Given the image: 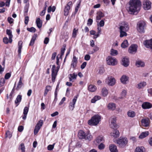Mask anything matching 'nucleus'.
<instances>
[{
	"label": "nucleus",
	"instance_id": "53",
	"mask_svg": "<svg viewBox=\"0 0 152 152\" xmlns=\"http://www.w3.org/2000/svg\"><path fill=\"white\" fill-rule=\"evenodd\" d=\"M29 108L27 107H25L23 110V114L27 115L28 111Z\"/></svg>",
	"mask_w": 152,
	"mask_h": 152
},
{
	"label": "nucleus",
	"instance_id": "44",
	"mask_svg": "<svg viewBox=\"0 0 152 152\" xmlns=\"http://www.w3.org/2000/svg\"><path fill=\"white\" fill-rule=\"evenodd\" d=\"M19 149L21 150V152H25V148L23 143H22L20 144L19 146Z\"/></svg>",
	"mask_w": 152,
	"mask_h": 152
},
{
	"label": "nucleus",
	"instance_id": "19",
	"mask_svg": "<svg viewBox=\"0 0 152 152\" xmlns=\"http://www.w3.org/2000/svg\"><path fill=\"white\" fill-rule=\"evenodd\" d=\"M142 107L144 109H149L152 107V104L149 102H144L142 105Z\"/></svg>",
	"mask_w": 152,
	"mask_h": 152
},
{
	"label": "nucleus",
	"instance_id": "6",
	"mask_svg": "<svg viewBox=\"0 0 152 152\" xmlns=\"http://www.w3.org/2000/svg\"><path fill=\"white\" fill-rule=\"evenodd\" d=\"M43 124V121L40 120L36 125L34 130V134L36 135L37 134L41 127L42 126Z\"/></svg>",
	"mask_w": 152,
	"mask_h": 152
},
{
	"label": "nucleus",
	"instance_id": "54",
	"mask_svg": "<svg viewBox=\"0 0 152 152\" xmlns=\"http://www.w3.org/2000/svg\"><path fill=\"white\" fill-rule=\"evenodd\" d=\"M105 147V145L102 143H101L100 145H98V147L99 149L102 150L104 149Z\"/></svg>",
	"mask_w": 152,
	"mask_h": 152
},
{
	"label": "nucleus",
	"instance_id": "23",
	"mask_svg": "<svg viewBox=\"0 0 152 152\" xmlns=\"http://www.w3.org/2000/svg\"><path fill=\"white\" fill-rule=\"evenodd\" d=\"M77 75L75 73L72 74H70L69 75V80L70 81L74 82V80L76 79Z\"/></svg>",
	"mask_w": 152,
	"mask_h": 152
},
{
	"label": "nucleus",
	"instance_id": "15",
	"mask_svg": "<svg viewBox=\"0 0 152 152\" xmlns=\"http://www.w3.org/2000/svg\"><path fill=\"white\" fill-rule=\"evenodd\" d=\"M77 58L75 56H73L72 60L71 66L74 69H75L77 66Z\"/></svg>",
	"mask_w": 152,
	"mask_h": 152
},
{
	"label": "nucleus",
	"instance_id": "57",
	"mask_svg": "<svg viewBox=\"0 0 152 152\" xmlns=\"http://www.w3.org/2000/svg\"><path fill=\"white\" fill-rule=\"evenodd\" d=\"M12 134H10L9 131L7 132L6 133V137L10 138L12 137Z\"/></svg>",
	"mask_w": 152,
	"mask_h": 152
},
{
	"label": "nucleus",
	"instance_id": "3",
	"mask_svg": "<svg viewBox=\"0 0 152 152\" xmlns=\"http://www.w3.org/2000/svg\"><path fill=\"white\" fill-rule=\"evenodd\" d=\"M128 140L126 137H120L118 138L116 141L118 147L120 148L124 147L127 144Z\"/></svg>",
	"mask_w": 152,
	"mask_h": 152
},
{
	"label": "nucleus",
	"instance_id": "1",
	"mask_svg": "<svg viewBox=\"0 0 152 152\" xmlns=\"http://www.w3.org/2000/svg\"><path fill=\"white\" fill-rule=\"evenodd\" d=\"M129 5L127 9L129 12L131 14H134L140 10L141 2L140 0H130Z\"/></svg>",
	"mask_w": 152,
	"mask_h": 152
},
{
	"label": "nucleus",
	"instance_id": "26",
	"mask_svg": "<svg viewBox=\"0 0 152 152\" xmlns=\"http://www.w3.org/2000/svg\"><path fill=\"white\" fill-rule=\"evenodd\" d=\"M149 134V133L148 131L142 132L140 135L139 138L140 139H143L148 136Z\"/></svg>",
	"mask_w": 152,
	"mask_h": 152
},
{
	"label": "nucleus",
	"instance_id": "22",
	"mask_svg": "<svg viewBox=\"0 0 152 152\" xmlns=\"http://www.w3.org/2000/svg\"><path fill=\"white\" fill-rule=\"evenodd\" d=\"M127 115L129 117L133 118L135 116L136 114L134 111L130 110L127 112Z\"/></svg>",
	"mask_w": 152,
	"mask_h": 152
},
{
	"label": "nucleus",
	"instance_id": "7",
	"mask_svg": "<svg viewBox=\"0 0 152 152\" xmlns=\"http://www.w3.org/2000/svg\"><path fill=\"white\" fill-rule=\"evenodd\" d=\"M138 46L136 44H132L129 48V52L131 54H134L137 51Z\"/></svg>",
	"mask_w": 152,
	"mask_h": 152
},
{
	"label": "nucleus",
	"instance_id": "51",
	"mask_svg": "<svg viewBox=\"0 0 152 152\" xmlns=\"http://www.w3.org/2000/svg\"><path fill=\"white\" fill-rule=\"evenodd\" d=\"M27 29L28 31L33 33L35 32L36 30L35 28L33 27H32L30 28H27Z\"/></svg>",
	"mask_w": 152,
	"mask_h": 152
},
{
	"label": "nucleus",
	"instance_id": "50",
	"mask_svg": "<svg viewBox=\"0 0 152 152\" xmlns=\"http://www.w3.org/2000/svg\"><path fill=\"white\" fill-rule=\"evenodd\" d=\"M29 4H26L24 8V11L25 13H27L28 11L29 7Z\"/></svg>",
	"mask_w": 152,
	"mask_h": 152
},
{
	"label": "nucleus",
	"instance_id": "49",
	"mask_svg": "<svg viewBox=\"0 0 152 152\" xmlns=\"http://www.w3.org/2000/svg\"><path fill=\"white\" fill-rule=\"evenodd\" d=\"M126 94V91L125 90H123L121 94V96L120 98L121 99H123L125 97V96Z\"/></svg>",
	"mask_w": 152,
	"mask_h": 152
},
{
	"label": "nucleus",
	"instance_id": "9",
	"mask_svg": "<svg viewBox=\"0 0 152 152\" xmlns=\"http://www.w3.org/2000/svg\"><path fill=\"white\" fill-rule=\"evenodd\" d=\"M151 3L148 0H144L143 2V7L145 10H148L151 7Z\"/></svg>",
	"mask_w": 152,
	"mask_h": 152
},
{
	"label": "nucleus",
	"instance_id": "2",
	"mask_svg": "<svg viewBox=\"0 0 152 152\" xmlns=\"http://www.w3.org/2000/svg\"><path fill=\"white\" fill-rule=\"evenodd\" d=\"M101 119V117L100 115L98 114L95 115L88 121V124L91 126H96L99 124Z\"/></svg>",
	"mask_w": 152,
	"mask_h": 152
},
{
	"label": "nucleus",
	"instance_id": "33",
	"mask_svg": "<svg viewBox=\"0 0 152 152\" xmlns=\"http://www.w3.org/2000/svg\"><path fill=\"white\" fill-rule=\"evenodd\" d=\"M37 37V34H34L31 40L30 43L29 44V45L32 46L33 45L34 42V41L35 40L36 37Z\"/></svg>",
	"mask_w": 152,
	"mask_h": 152
},
{
	"label": "nucleus",
	"instance_id": "46",
	"mask_svg": "<svg viewBox=\"0 0 152 152\" xmlns=\"http://www.w3.org/2000/svg\"><path fill=\"white\" fill-rule=\"evenodd\" d=\"M65 50V46L64 45L61 50V54L59 57L60 58L62 59V56L64 55Z\"/></svg>",
	"mask_w": 152,
	"mask_h": 152
},
{
	"label": "nucleus",
	"instance_id": "32",
	"mask_svg": "<svg viewBox=\"0 0 152 152\" xmlns=\"http://www.w3.org/2000/svg\"><path fill=\"white\" fill-rule=\"evenodd\" d=\"M146 85V83L145 82H140L137 85V88L139 89L143 88Z\"/></svg>",
	"mask_w": 152,
	"mask_h": 152
},
{
	"label": "nucleus",
	"instance_id": "20",
	"mask_svg": "<svg viewBox=\"0 0 152 152\" xmlns=\"http://www.w3.org/2000/svg\"><path fill=\"white\" fill-rule=\"evenodd\" d=\"M128 77L125 75H123L120 78L121 82L124 84H126L127 82L128 81Z\"/></svg>",
	"mask_w": 152,
	"mask_h": 152
},
{
	"label": "nucleus",
	"instance_id": "47",
	"mask_svg": "<svg viewBox=\"0 0 152 152\" xmlns=\"http://www.w3.org/2000/svg\"><path fill=\"white\" fill-rule=\"evenodd\" d=\"M56 8L55 6H53L52 7H51V6H50L48 8V12H50L51 11H52V12H54L55 11Z\"/></svg>",
	"mask_w": 152,
	"mask_h": 152
},
{
	"label": "nucleus",
	"instance_id": "28",
	"mask_svg": "<svg viewBox=\"0 0 152 152\" xmlns=\"http://www.w3.org/2000/svg\"><path fill=\"white\" fill-rule=\"evenodd\" d=\"M116 105L115 104L113 103H109L107 105V107L109 109L114 110L116 108Z\"/></svg>",
	"mask_w": 152,
	"mask_h": 152
},
{
	"label": "nucleus",
	"instance_id": "13",
	"mask_svg": "<svg viewBox=\"0 0 152 152\" xmlns=\"http://www.w3.org/2000/svg\"><path fill=\"white\" fill-rule=\"evenodd\" d=\"M77 98V96H75L73 99L72 102H70L69 104V109L72 110H73L75 108V105L76 102Z\"/></svg>",
	"mask_w": 152,
	"mask_h": 152
},
{
	"label": "nucleus",
	"instance_id": "62",
	"mask_svg": "<svg viewBox=\"0 0 152 152\" xmlns=\"http://www.w3.org/2000/svg\"><path fill=\"white\" fill-rule=\"evenodd\" d=\"M65 100L66 98L65 97H63L61 101L59 103V105H61L63 104V102L65 101Z\"/></svg>",
	"mask_w": 152,
	"mask_h": 152
},
{
	"label": "nucleus",
	"instance_id": "29",
	"mask_svg": "<svg viewBox=\"0 0 152 152\" xmlns=\"http://www.w3.org/2000/svg\"><path fill=\"white\" fill-rule=\"evenodd\" d=\"M88 89L90 91L93 92L96 90V87L94 85H90L88 86Z\"/></svg>",
	"mask_w": 152,
	"mask_h": 152
},
{
	"label": "nucleus",
	"instance_id": "42",
	"mask_svg": "<svg viewBox=\"0 0 152 152\" xmlns=\"http://www.w3.org/2000/svg\"><path fill=\"white\" fill-rule=\"evenodd\" d=\"M119 30L120 33V37H122L124 36H126L127 35V34L126 32V31L121 29Z\"/></svg>",
	"mask_w": 152,
	"mask_h": 152
},
{
	"label": "nucleus",
	"instance_id": "39",
	"mask_svg": "<svg viewBox=\"0 0 152 152\" xmlns=\"http://www.w3.org/2000/svg\"><path fill=\"white\" fill-rule=\"evenodd\" d=\"M86 137L84 139L86 140H88L90 141L92 139V137L89 132H88L86 133Z\"/></svg>",
	"mask_w": 152,
	"mask_h": 152
},
{
	"label": "nucleus",
	"instance_id": "27",
	"mask_svg": "<svg viewBox=\"0 0 152 152\" xmlns=\"http://www.w3.org/2000/svg\"><path fill=\"white\" fill-rule=\"evenodd\" d=\"M96 16V20H100L101 18L104 16V14L101 11H99L97 12Z\"/></svg>",
	"mask_w": 152,
	"mask_h": 152
},
{
	"label": "nucleus",
	"instance_id": "24",
	"mask_svg": "<svg viewBox=\"0 0 152 152\" xmlns=\"http://www.w3.org/2000/svg\"><path fill=\"white\" fill-rule=\"evenodd\" d=\"M6 33L9 36V43H11L12 41V38L13 37L12 31L10 30L7 29L6 30Z\"/></svg>",
	"mask_w": 152,
	"mask_h": 152
},
{
	"label": "nucleus",
	"instance_id": "25",
	"mask_svg": "<svg viewBox=\"0 0 152 152\" xmlns=\"http://www.w3.org/2000/svg\"><path fill=\"white\" fill-rule=\"evenodd\" d=\"M104 141V137L102 136H100L97 137L95 140V141L98 143L100 142L102 143Z\"/></svg>",
	"mask_w": 152,
	"mask_h": 152
},
{
	"label": "nucleus",
	"instance_id": "10",
	"mask_svg": "<svg viewBox=\"0 0 152 152\" xmlns=\"http://www.w3.org/2000/svg\"><path fill=\"white\" fill-rule=\"evenodd\" d=\"M116 118L115 116H112L110 119L109 125L111 128L113 129L116 127Z\"/></svg>",
	"mask_w": 152,
	"mask_h": 152
},
{
	"label": "nucleus",
	"instance_id": "34",
	"mask_svg": "<svg viewBox=\"0 0 152 152\" xmlns=\"http://www.w3.org/2000/svg\"><path fill=\"white\" fill-rule=\"evenodd\" d=\"M135 152H145V149L143 147H138L136 148Z\"/></svg>",
	"mask_w": 152,
	"mask_h": 152
},
{
	"label": "nucleus",
	"instance_id": "21",
	"mask_svg": "<svg viewBox=\"0 0 152 152\" xmlns=\"http://www.w3.org/2000/svg\"><path fill=\"white\" fill-rule=\"evenodd\" d=\"M86 133L82 130L79 131L78 133V137L80 139H83L86 137Z\"/></svg>",
	"mask_w": 152,
	"mask_h": 152
},
{
	"label": "nucleus",
	"instance_id": "48",
	"mask_svg": "<svg viewBox=\"0 0 152 152\" xmlns=\"http://www.w3.org/2000/svg\"><path fill=\"white\" fill-rule=\"evenodd\" d=\"M118 53L117 50L112 49L110 51V54L112 56H115L118 54Z\"/></svg>",
	"mask_w": 152,
	"mask_h": 152
},
{
	"label": "nucleus",
	"instance_id": "11",
	"mask_svg": "<svg viewBox=\"0 0 152 152\" xmlns=\"http://www.w3.org/2000/svg\"><path fill=\"white\" fill-rule=\"evenodd\" d=\"M119 29H121L128 31L129 29V26L128 23L125 22H123L121 23L120 25L119 28Z\"/></svg>",
	"mask_w": 152,
	"mask_h": 152
},
{
	"label": "nucleus",
	"instance_id": "52",
	"mask_svg": "<svg viewBox=\"0 0 152 152\" xmlns=\"http://www.w3.org/2000/svg\"><path fill=\"white\" fill-rule=\"evenodd\" d=\"M55 143H54L53 145H49L48 146L47 148L48 150L49 151L52 150L54 148Z\"/></svg>",
	"mask_w": 152,
	"mask_h": 152
},
{
	"label": "nucleus",
	"instance_id": "41",
	"mask_svg": "<svg viewBox=\"0 0 152 152\" xmlns=\"http://www.w3.org/2000/svg\"><path fill=\"white\" fill-rule=\"evenodd\" d=\"M102 95L104 96H107L108 94V90L105 88H102Z\"/></svg>",
	"mask_w": 152,
	"mask_h": 152
},
{
	"label": "nucleus",
	"instance_id": "43",
	"mask_svg": "<svg viewBox=\"0 0 152 152\" xmlns=\"http://www.w3.org/2000/svg\"><path fill=\"white\" fill-rule=\"evenodd\" d=\"M101 97L100 96H95L91 100V102L94 103L97 100L100 99Z\"/></svg>",
	"mask_w": 152,
	"mask_h": 152
},
{
	"label": "nucleus",
	"instance_id": "63",
	"mask_svg": "<svg viewBox=\"0 0 152 152\" xmlns=\"http://www.w3.org/2000/svg\"><path fill=\"white\" fill-rule=\"evenodd\" d=\"M8 22L10 23H12L13 21V19L11 17H8L7 19Z\"/></svg>",
	"mask_w": 152,
	"mask_h": 152
},
{
	"label": "nucleus",
	"instance_id": "12",
	"mask_svg": "<svg viewBox=\"0 0 152 152\" xmlns=\"http://www.w3.org/2000/svg\"><path fill=\"white\" fill-rule=\"evenodd\" d=\"M105 82L109 85L112 86L115 84V80L113 77H109L106 79Z\"/></svg>",
	"mask_w": 152,
	"mask_h": 152
},
{
	"label": "nucleus",
	"instance_id": "40",
	"mask_svg": "<svg viewBox=\"0 0 152 152\" xmlns=\"http://www.w3.org/2000/svg\"><path fill=\"white\" fill-rule=\"evenodd\" d=\"M23 83L22 82V77H20L18 83V85L16 87V89L17 90H19L20 88L22 85Z\"/></svg>",
	"mask_w": 152,
	"mask_h": 152
},
{
	"label": "nucleus",
	"instance_id": "35",
	"mask_svg": "<svg viewBox=\"0 0 152 152\" xmlns=\"http://www.w3.org/2000/svg\"><path fill=\"white\" fill-rule=\"evenodd\" d=\"M36 23L37 27L39 28H40L42 27V23L40 18H38L36 19Z\"/></svg>",
	"mask_w": 152,
	"mask_h": 152
},
{
	"label": "nucleus",
	"instance_id": "36",
	"mask_svg": "<svg viewBox=\"0 0 152 152\" xmlns=\"http://www.w3.org/2000/svg\"><path fill=\"white\" fill-rule=\"evenodd\" d=\"M129 46V43L127 40H125L122 43L121 47L123 48H125Z\"/></svg>",
	"mask_w": 152,
	"mask_h": 152
},
{
	"label": "nucleus",
	"instance_id": "5",
	"mask_svg": "<svg viewBox=\"0 0 152 152\" xmlns=\"http://www.w3.org/2000/svg\"><path fill=\"white\" fill-rule=\"evenodd\" d=\"M57 68V69H56L55 65H53L51 69V75L52 76V81H54L55 80L58 70L59 68V66H58Z\"/></svg>",
	"mask_w": 152,
	"mask_h": 152
},
{
	"label": "nucleus",
	"instance_id": "30",
	"mask_svg": "<svg viewBox=\"0 0 152 152\" xmlns=\"http://www.w3.org/2000/svg\"><path fill=\"white\" fill-rule=\"evenodd\" d=\"M23 44V42L21 41H19L18 42V55L19 56H20V54L21 53V49L22 48V45Z\"/></svg>",
	"mask_w": 152,
	"mask_h": 152
},
{
	"label": "nucleus",
	"instance_id": "16",
	"mask_svg": "<svg viewBox=\"0 0 152 152\" xmlns=\"http://www.w3.org/2000/svg\"><path fill=\"white\" fill-rule=\"evenodd\" d=\"M110 136L114 138L118 137L119 136V131L117 129H114L113 130L110 134Z\"/></svg>",
	"mask_w": 152,
	"mask_h": 152
},
{
	"label": "nucleus",
	"instance_id": "14",
	"mask_svg": "<svg viewBox=\"0 0 152 152\" xmlns=\"http://www.w3.org/2000/svg\"><path fill=\"white\" fill-rule=\"evenodd\" d=\"M141 122L143 126L145 127H147L149 126L150 121L148 118H146L142 119L141 121Z\"/></svg>",
	"mask_w": 152,
	"mask_h": 152
},
{
	"label": "nucleus",
	"instance_id": "60",
	"mask_svg": "<svg viewBox=\"0 0 152 152\" xmlns=\"http://www.w3.org/2000/svg\"><path fill=\"white\" fill-rule=\"evenodd\" d=\"M87 63L86 62H83L81 65L80 68L81 69H84Z\"/></svg>",
	"mask_w": 152,
	"mask_h": 152
},
{
	"label": "nucleus",
	"instance_id": "64",
	"mask_svg": "<svg viewBox=\"0 0 152 152\" xmlns=\"http://www.w3.org/2000/svg\"><path fill=\"white\" fill-rule=\"evenodd\" d=\"M104 22L103 20H102L100 21L99 23V25L101 27H103L104 26Z\"/></svg>",
	"mask_w": 152,
	"mask_h": 152
},
{
	"label": "nucleus",
	"instance_id": "55",
	"mask_svg": "<svg viewBox=\"0 0 152 152\" xmlns=\"http://www.w3.org/2000/svg\"><path fill=\"white\" fill-rule=\"evenodd\" d=\"M3 41L4 43L6 44H7L9 42V40L7 37H5L3 38Z\"/></svg>",
	"mask_w": 152,
	"mask_h": 152
},
{
	"label": "nucleus",
	"instance_id": "17",
	"mask_svg": "<svg viewBox=\"0 0 152 152\" xmlns=\"http://www.w3.org/2000/svg\"><path fill=\"white\" fill-rule=\"evenodd\" d=\"M122 64L125 67H127L129 64V61L128 58L126 57H124L122 59Z\"/></svg>",
	"mask_w": 152,
	"mask_h": 152
},
{
	"label": "nucleus",
	"instance_id": "56",
	"mask_svg": "<svg viewBox=\"0 0 152 152\" xmlns=\"http://www.w3.org/2000/svg\"><path fill=\"white\" fill-rule=\"evenodd\" d=\"M93 23V20L92 19L90 18L88 19L87 24L88 26H91V25Z\"/></svg>",
	"mask_w": 152,
	"mask_h": 152
},
{
	"label": "nucleus",
	"instance_id": "31",
	"mask_svg": "<svg viewBox=\"0 0 152 152\" xmlns=\"http://www.w3.org/2000/svg\"><path fill=\"white\" fill-rule=\"evenodd\" d=\"M136 65L138 67H143L145 66L144 63L141 60H139L136 62Z\"/></svg>",
	"mask_w": 152,
	"mask_h": 152
},
{
	"label": "nucleus",
	"instance_id": "37",
	"mask_svg": "<svg viewBox=\"0 0 152 152\" xmlns=\"http://www.w3.org/2000/svg\"><path fill=\"white\" fill-rule=\"evenodd\" d=\"M70 7L68 6H66L64 9V15L67 16L68 15L69 11L70 9Z\"/></svg>",
	"mask_w": 152,
	"mask_h": 152
},
{
	"label": "nucleus",
	"instance_id": "4",
	"mask_svg": "<svg viewBox=\"0 0 152 152\" xmlns=\"http://www.w3.org/2000/svg\"><path fill=\"white\" fill-rule=\"evenodd\" d=\"M106 60L108 65L114 66L117 64V61L115 58L111 56H108Z\"/></svg>",
	"mask_w": 152,
	"mask_h": 152
},
{
	"label": "nucleus",
	"instance_id": "18",
	"mask_svg": "<svg viewBox=\"0 0 152 152\" xmlns=\"http://www.w3.org/2000/svg\"><path fill=\"white\" fill-rule=\"evenodd\" d=\"M109 148L111 152H118L117 146L114 144L110 145Z\"/></svg>",
	"mask_w": 152,
	"mask_h": 152
},
{
	"label": "nucleus",
	"instance_id": "59",
	"mask_svg": "<svg viewBox=\"0 0 152 152\" xmlns=\"http://www.w3.org/2000/svg\"><path fill=\"white\" fill-rule=\"evenodd\" d=\"M90 56L89 55H86L84 57V59L85 60L88 61L90 59Z\"/></svg>",
	"mask_w": 152,
	"mask_h": 152
},
{
	"label": "nucleus",
	"instance_id": "61",
	"mask_svg": "<svg viewBox=\"0 0 152 152\" xmlns=\"http://www.w3.org/2000/svg\"><path fill=\"white\" fill-rule=\"evenodd\" d=\"M11 76V74L9 73H7L5 76V78L6 79H9Z\"/></svg>",
	"mask_w": 152,
	"mask_h": 152
},
{
	"label": "nucleus",
	"instance_id": "45",
	"mask_svg": "<svg viewBox=\"0 0 152 152\" xmlns=\"http://www.w3.org/2000/svg\"><path fill=\"white\" fill-rule=\"evenodd\" d=\"M78 29L77 28H75L73 31L72 37L73 38H75L78 32Z\"/></svg>",
	"mask_w": 152,
	"mask_h": 152
},
{
	"label": "nucleus",
	"instance_id": "58",
	"mask_svg": "<svg viewBox=\"0 0 152 152\" xmlns=\"http://www.w3.org/2000/svg\"><path fill=\"white\" fill-rule=\"evenodd\" d=\"M5 83L4 79V78H1L0 80V86H2Z\"/></svg>",
	"mask_w": 152,
	"mask_h": 152
},
{
	"label": "nucleus",
	"instance_id": "38",
	"mask_svg": "<svg viewBox=\"0 0 152 152\" xmlns=\"http://www.w3.org/2000/svg\"><path fill=\"white\" fill-rule=\"evenodd\" d=\"M22 99V96L20 95H18L15 100V104H18L17 106L18 105L19 103L21 101Z\"/></svg>",
	"mask_w": 152,
	"mask_h": 152
},
{
	"label": "nucleus",
	"instance_id": "8",
	"mask_svg": "<svg viewBox=\"0 0 152 152\" xmlns=\"http://www.w3.org/2000/svg\"><path fill=\"white\" fill-rule=\"evenodd\" d=\"M145 25V23L143 21L139 22L137 24V29L139 32H144V26Z\"/></svg>",
	"mask_w": 152,
	"mask_h": 152
}]
</instances>
